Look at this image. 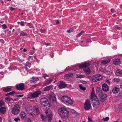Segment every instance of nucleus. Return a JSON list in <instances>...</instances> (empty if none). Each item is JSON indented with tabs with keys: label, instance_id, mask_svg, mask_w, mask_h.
I'll return each mask as SVG.
<instances>
[{
	"label": "nucleus",
	"instance_id": "obj_1",
	"mask_svg": "<svg viewBox=\"0 0 122 122\" xmlns=\"http://www.w3.org/2000/svg\"><path fill=\"white\" fill-rule=\"evenodd\" d=\"M58 113L61 118L66 119L68 117L69 111L66 108L61 107L58 109Z\"/></svg>",
	"mask_w": 122,
	"mask_h": 122
},
{
	"label": "nucleus",
	"instance_id": "obj_2",
	"mask_svg": "<svg viewBox=\"0 0 122 122\" xmlns=\"http://www.w3.org/2000/svg\"><path fill=\"white\" fill-rule=\"evenodd\" d=\"M41 105L42 106L45 107V109H48L50 108V105L48 103V100L46 98H41L40 100Z\"/></svg>",
	"mask_w": 122,
	"mask_h": 122
},
{
	"label": "nucleus",
	"instance_id": "obj_3",
	"mask_svg": "<svg viewBox=\"0 0 122 122\" xmlns=\"http://www.w3.org/2000/svg\"><path fill=\"white\" fill-rule=\"evenodd\" d=\"M89 64L88 63H85L79 65V67L80 68H83L84 71L86 73L90 74L91 72L90 68L88 67L89 66Z\"/></svg>",
	"mask_w": 122,
	"mask_h": 122
},
{
	"label": "nucleus",
	"instance_id": "obj_4",
	"mask_svg": "<svg viewBox=\"0 0 122 122\" xmlns=\"http://www.w3.org/2000/svg\"><path fill=\"white\" fill-rule=\"evenodd\" d=\"M61 99L63 102L68 105H71L73 103L72 100L70 97L67 96H62L61 98Z\"/></svg>",
	"mask_w": 122,
	"mask_h": 122
},
{
	"label": "nucleus",
	"instance_id": "obj_5",
	"mask_svg": "<svg viewBox=\"0 0 122 122\" xmlns=\"http://www.w3.org/2000/svg\"><path fill=\"white\" fill-rule=\"evenodd\" d=\"M93 98V99H91L92 100V104L94 107L97 108L100 106L99 101L97 97Z\"/></svg>",
	"mask_w": 122,
	"mask_h": 122
},
{
	"label": "nucleus",
	"instance_id": "obj_6",
	"mask_svg": "<svg viewBox=\"0 0 122 122\" xmlns=\"http://www.w3.org/2000/svg\"><path fill=\"white\" fill-rule=\"evenodd\" d=\"M20 110V106L18 104H16L12 108L11 112L14 115L18 114Z\"/></svg>",
	"mask_w": 122,
	"mask_h": 122
},
{
	"label": "nucleus",
	"instance_id": "obj_7",
	"mask_svg": "<svg viewBox=\"0 0 122 122\" xmlns=\"http://www.w3.org/2000/svg\"><path fill=\"white\" fill-rule=\"evenodd\" d=\"M91 78L92 81L95 82L102 80L103 77L102 75L98 74L92 76Z\"/></svg>",
	"mask_w": 122,
	"mask_h": 122
},
{
	"label": "nucleus",
	"instance_id": "obj_8",
	"mask_svg": "<svg viewBox=\"0 0 122 122\" xmlns=\"http://www.w3.org/2000/svg\"><path fill=\"white\" fill-rule=\"evenodd\" d=\"M39 111V109L37 106H33L31 108V115L32 116H35Z\"/></svg>",
	"mask_w": 122,
	"mask_h": 122
},
{
	"label": "nucleus",
	"instance_id": "obj_9",
	"mask_svg": "<svg viewBox=\"0 0 122 122\" xmlns=\"http://www.w3.org/2000/svg\"><path fill=\"white\" fill-rule=\"evenodd\" d=\"M41 93V92L40 91H38L35 92L33 93H31L29 95L30 97L31 98H37L39 95Z\"/></svg>",
	"mask_w": 122,
	"mask_h": 122
},
{
	"label": "nucleus",
	"instance_id": "obj_10",
	"mask_svg": "<svg viewBox=\"0 0 122 122\" xmlns=\"http://www.w3.org/2000/svg\"><path fill=\"white\" fill-rule=\"evenodd\" d=\"M91 104L90 100L89 99L86 101L84 103V109L86 110H89L91 106Z\"/></svg>",
	"mask_w": 122,
	"mask_h": 122
},
{
	"label": "nucleus",
	"instance_id": "obj_11",
	"mask_svg": "<svg viewBox=\"0 0 122 122\" xmlns=\"http://www.w3.org/2000/svg\"><path fill=\"white\" fill-rule=\"evenodd\" d=\"M24 84L23 83H20L19 84L16 85V88L17 90H22L24 89Z\"/></svg>",
	"mask_w": 122,
	"mask_h": 122
},
{
	"label": "nucleus",
	"instance_id": "obj_12",
	"mask_svg": "<svg viewBox=\"0 0 122 122\" xmlns=\"http://www.w3.org/2000/svg\"><path fill=\"white\" fill-rule=\"evenodd\" d=\"M102 90L105 92H107L108 90L109 87L108 85L106 83H104L102 85Z\"/></svg>",
	"mask_w": 122,
	"mask_h": 122
},
{
	"label": "nucleus",
	"instance_id": "obj_13",
	"mask_svg": "<svg viewBox=\"0 0 122 122\" xmlns=\"http://www.w3.org/2000/svg\"><path fill=\"white\" fill-rule=\"evenodd\" d=\"M66 85L63 81H61L60 84L59 85V87L60 88H62L65 87Z\"/></svg>",
	"mask_w": 122,
	"mask_h": 122
},
{
	"label": "nucleus",
	"instance_id": "obj_14",
	"mask_svg": "<svg viewBox=\"0 0 122 122\" xmlns=\"http://www.w3.org/2000/svg\"><path fill=\"white\" fill-rule=\"evenodd\" d=\"M49 99L51 102H56V98L54 95H50Z\"/></svg>",
	"mask_w": 122,
	"mask_h": 122
},
{
	"label": "nucleus",
	"instance_id": "obj_15",
	"mask_svg": "<svg viewBox=\"0 0 122 122\" xmlns=\"http://www.w3.org/2000/svg\"><path fill=\"white\" fill-rule=\"evenodd\" d=\"M107 95L105 94H102L100 97V101L102 102H103L106 99Z\"/></svg>",
	"mask_w": 122,
	"mask_h": 122
},
{
	"label": "nucleus",
	"instance_id": "obj_16",
	"mask_svg": "<svg viewBox=\"0 0 122 122\" xmlns=\"http://www.w3.org/2000/svg\"><path fill=\"white\" fill-rule=\"evenodd\" d=\"M20 114L22 119H24L26 118V114L24 112H22Z\"/></svg>",
	"mask_w": 122,
	"mask_h": 122
},
{
	"label": "nucleus",
	"instance_id": "obj_17",
	"mask_svg": "<svg viewBox=\"0 0 122 122\" xmlns=\"http://www.w3.org/2000/svg\"><path fill=\"white\" fill-rule=\"evenodd\" d=\"M6 112V107H2L0 108V112L2 114H4Z\"/></svg>",
	"mask_w": 122,
	"mask_h": 122
},
{
	"label": "nucleus",
	"instance_id": "obj_18",
	"mask_svg": "<svg viewBox=\"0 0 122 122\" xmlns=\"http://www.w3.org/2000/svg\"><path fill=\"white\" fill-rule=\"evenodd\" d=\"M119 91L118 88L116 87H115L112 90V92L114 93H117Z\"/></svg>",
	"mask_w": 122,
	"mask_h": 122
},
{
	"label": "nucleus",
	"instance_id": "obj_19",
	"mask_svg": "<svg viewBox=\"0 0 122 122\" xmlns=\"http://www.w3.org/2000/svg\"><path fill=\"white\" fill-rule=\"evenodd\" d=\"M114 64L115 65H118L120 63V61L119 59H117L113 61Z\"/></svg>",
	"mask_w": 122,
	"mask_h": 122
},
{
	"label": "nucleus",
	"instance_id": "obj_20",
	"mask_svg": "<svg viewBox=\"0 0 122 122\" xmlns=\"http://www.w3.org/2000/svg\"><path fill=\"white\" fill-rule=\"evenodd\" d=\"M115 74L117 76H120L122 74V71L120 69L117 70L116 71Z\"/></svg>",
	"mask_w": 122,
	"mask_h": 122
},
{
	"label": "nucleus",
	"instance_id": "obj_21",
	"mask_svg": "<svg viewBox=\"0 0 122 122\" xmlns=\"http://www.w3.org/2000/svg\"><path fill=\"white\" fill-rule=\"evenodd\" d=\"M39 79L38 78L33 77L32 78V79L31 80V81L32 82L35 83Z\"/></svg>",
	"mask_w": 122,
	"mask_h": 122
},
{
	"label": "nucleus",
	"instance_id": "obj_22",
	"mask_svg": "<svg viewBox=\"0 0 122 122\" xmlns=\"http://www.w3.org/2000/svg\"><path fill=\"white\" fill-rule=\"evenodd\" d=\"M96 97L95 93L94 90L93 89H92L91 95V99H93L94 98V97Z\"/></svg>",
	"mask_w": 122,
	"mask_h": 122
},
{
	"label": "nucleus",
	"instance_id": "obj_23",
	"mask_svg": "<svg viewBox=\"0 0 122 122\" xmlns=\"http://www.w3.org/2000/svg\"><path fill=\"white\" fill-rule=\"evenodd\" d=\"M110 61V60L109 59H108L107 60H105L102 61V64H106L109 63Z\"/></svg>",
	"mask_w": 122,
	"mask_h": 122
},
{
	"label": "nucleus",
	"instance_id": "obj_24",
	"mask_svg": "<svg viewBox=\"0 0 122 122\" xmlns=\"http://www.w3.org/2000/svg\"><path fill=\"white\" fill-rule=\"evenodd\" d=\"M11 89L10 88L7 87L3 89V90L5 92H8L11 91Z\"/></svg>",
	"mask_w": 122,
	"mask_h": 122
},
{
	"label": "nucleus",
	"instance_id": "obj_25",
	"mask_svg": "<svg viewBox=\"0 0 122 122\" xmlns=\"http://www.w3.org/2000/svg\"><path fill=\"white\" fill-rule=\"evenodd\" d=\"M20 36H27V34L26 33H25L23 31H21L20 33Z\"/></svg>",
	"mask_w": 122,
	"mask_h": 122
},
{
	"label": "nucleus",
	"instance_id": "obj_26",
	"mask_svg": "<svg viewBox=\"0 0 122 122\" xmlns=\"http://www.w3.org/2000/svg\"><path fill=\"white\" fill-rule=\"evenodd\" d=\"M52 81L51 79H50L49 80H48L46 81L45 83V84L47 85H48L50 84Z\"/></svg>",
	"mask_w": 122,
	"mask_h": 122
},
{
	"label": "nucleus",
	"instance_id": "obj_27",
	"mask_svg": "<svg viewBox=\"0 0 122 122\" xmlns=\"http://www.w3.org/2000/svg\"><path fill=\"white\" fill-rule=\"evenodd\" d=\"M5 100L8 101H10L11 100H13V99L12 98H11L10 96L6 97L5 98Z\"/></svg>",
	"mask_w": 122,
	"mask_h": 122
},
{
	"label": "nucleus",
	"instance_id": "obj_28",
	"mask_svg": "<svg viewBox=\"0 0 122 122\" xmlns=\"http://www.w3.org/2000/svg\"><path fill=\"white\" fill-rule=\"evenodd\" d=\"M51 88V86H49L47 87H45L43 89L44 91H46L49 90Z\"/></svg>",
	"mask_w": 122,
	"mask_h": 122
},
{
	"label": "nucleus",
	"instance_id": "obj_29",
	"mask_svg": "<svg viewBox=\"0 0 122 122\" xmlns=\"http://www.w3.org/2000/svg\"><path fill=\"white\" fill-rule=\"evenodd\" d=\"M96 91L97 94H101L102 93V90L99 89V88H98L96 90Z\"/></svg>",
	"mask_w": 122,
	"mask_h": 122
},
{
	"label": "nucleus",
	"instance_id": "obj_30",
	"mask_svg": "<svg viewBox=\"0 0 122 122\" xmlns=\"http://www.w3.org/2000/svg\"><path fill=\"white\" fill-rule=\"evenodd\" d=\"M47 116L48 118H49V120L50 121H51L52 119V115L51 114H50L49 115H47Z\"/></svg>",
	"mask_w": 122,
	"mask_h": 122
},
{
	"label": "nucleus",
	"instance_id": "obj_31",
	"mask_svg": "<svg viewBox=\"0 0 122 122\" xmlns=\"http://www.w3.org/2000/svg\"><path fill=\"white\" fill-rule=\"evenodd\" d=\"M15 92L13 91L11 92H9V93H7V94H6L5 95L6 96H7L8 95H12L14 93H15Z\"/></svg>",
	"mask_w": 122,
	"mask_h": 122
},
{
	"label": "nucleus",
	"instance_id": "obj_32",
	"mask_svg": "<svg viewBox=\"0 0 122 122\" xmlns=\"http://www.w3.org/2000/svg\"><path fill=\"white\" fill-rule=\"evenodd\" d=\"M100 71L104 73H106L108 72V71L106 70L105 69H101L100 70Z\"/></svg>",
	"mask_w": 122,
	"mask_h": 122
},
{
	"label": "nucleus",
	"instance_id": "obj_33",
	"mask_svg": "<svg viewBox=\"0 0 122 122\" xmlns=\"http://www.w3.org/2000/svg\"><path fill=\"white\" fill-rule=\"evenodd\" d=\"M35 50V49L34 47L32 48L31 50L30 51V52L31 53V54L32 55L33 54V53H34Z\"/></svg>",
	"mask_w": 122,
	"mask_h": 122
},
{
	"label": "nucleus",
	"instance_id": "obj_34",
	"mask_svg": "<svg viewBox=\"0 0 122 122\" xmlns=\"http://www.w3.org/2000/svg\"><path fill=\"white\" fill-rule=\"evenodd\" d=\"M79 87L83 91H84L86 89V88L85 87L82 86L81 85H80Z\"/></svg>",
	"mask_w": 122,
	"mask_h": 122
},
{
	"label": "nucleus",
	"instance_id": "obj_35",
	"mask_svg": "<svg viewBox=\"0 0 122 122\" xmlns=\"http://www.w3.org/2000/svg\"><path fill=\"white\" fill-rule=\"evenodd\" d=\"M84 76L82 75H77L76 76L77 78H82Z\"/></svg>",
	"mask_w": 122,
	"mask_h": 122
},
{
	"label": "nucleus",
	"instance_id": "obj_36",
	"mask_svg": "<svg viewBox=\"0 0 122 122\" xmlns=\"http://www.w3.org/2000/svg\"><path fill=\"white\" fill-rule=\"evenodd\" d=\"M27 25L29 26V27L30 28H33L34 29V28L33 25L30 23H28L27 24Z\"/></svg>",
	"mask_w": 122,
	"mask_h": 122
},
{
	"label": "nucleus",
	"instance_id": "obj_37",
	"mask_svg": "<svg viewBox=\"0 0 122 122\" xmlns=\"http://www.w3.org/2000/svg\"><path fill=\"white\" fill-rule=\"evenodd\" d=\"M40 32L42 33H45L46 31V30L44 29L41 28L40 29Z\"/></svg>",
	"mask_w": 122,
	"mask_h": 122
},
{
	"label": "nucleus",
	"instance_id": "obj_38",
	"mask_svg": "<svg viewBox=\"0 0 122 122\" xmlns=\"http://www.w3.org/2000/svg\"><path fill=\"white\" fill-rule=\"evenodd\" d=\"M120 80L118 79L117 78H115L114 79V81L115 82H117V83H118L119 82Z\"/></svg>",
	"mask_w": 122,
	"mask_h": 122
},
{
	"label": "nucleus",
	"instance_id": "obj_39",
	"mask_svg": "<svg viewBox=\"0 0 122 122\" xmlns=\"http://www.w3.org/2000/svg\"><path fill=\"white\" fill-rule=\"evenodd\" d=\"M41 118L43 120H44L46 118V117H45L42 114H41Z\"/></svg>",
	"mask_w": 122,
	"mask_h": 122
},
{
	"label": "nucleus",
	"instance_id": "obj_40",
	"mask_svg": "<svg viewBox=\"0 0 122 122\" xmlns=\"http://www.w3.org/2000/svg\"><path fill=\"white\" fill-rule=\"evenodd\" d=\"M109 119V117H106V118H103V120L104 121H107Z\"/></svg>",
	"mask_w": 122,
	"mask_h": 122
},
{
	"label": "nucleus",
	"instance_id": "obj_41",
	"mask_svg": "<svg viewBox=\"0 0 122 122\" xmlns=\"http://www.w3.org/2000/svg\"><path fill=\"white\" fill-rule=\"evenodd\" d=\"M2 27L4 29H5L7 28V27L5 24H3L2 25Z\"/></svg>",
	"mask_w": 122,
	"mask_h": 122
},
{
	"label": "nucleus",
	"instance_id": "obj_42",
	"mask_svg": "<svg viewBox=\"0 0 122 122\" xmlns=\"http://www.w3.org/2000/svg\"><path fill=\"white\" fill-rule=\"evenodd\" d=\"M73 30L71 28H70L69 29V30H67V32H68V33H70L71 32H73Z\"/></svg>",
	"mask_w": 122,
	"mask_h": 122
},
{
	"label": "nucleus",
	"instance_id": "obj_43",
	"mask_svg": "<svg viewBox=\"0 0 122 122\" xmlns=\"http://www.w3.org/2000/svg\"><path fill=\"white\" fill-rule=\"evenodd\" d=\"M4 104V102L3 101H0V107H1Z\"/></svg>",
	"mask_w": 122,
	"mask_h": 122
},
{
	"label": "nucleus",
	"instance_id": "obj_44",
	"mask_svg": "<svg viewBox=\"0 0 122 122\" xmlns=\"http://www.w3.org/2000/svg\"><path fill=\"white\" fill-rule=\"evenodd\" d=\"M26 109L27 112L28 113H30V114H31V109H30V110H29L28 109V108H26Z\"/></svg>",
	"mask_w": 122,
	"mask_h": 122
},
{
	"label": "nucleus",
	"instance_id": "obj_45",
	"mask_svg": "<svg viewBox=\"0 0 122 122\" xmlns=\"http://www.w3.org/2000/svg\"><path fill=\"white\" fill-rule=\"evenodd\" d=\"M20 119L19 117H17V118H16L15 119H14V120L16 122H17L18 121V120H20Z\"/></svg>",
	"mask_w": 122,
	"mask_h": 122
},
{
	"label": "nucleus",
	"instance_id": "obj_46",
	"mask_svg": "<svg viewBox=\"0 0 122 122\" xmlns=\"http://www.w3.org/2000/svg\"><path fill=\"white\" fill-rule=\"evenodd\" d=\"M111 12L112 13H114L115 12H116L115 10L114 9H112L110 10Z\"/></svg>",
	"mask_w": 122,
	"mask_h": 122
},
{
	"label": "nucleus",
	"instance_id": "obj_47",
	"mask_svg": "<svg viewBox=\"0 0 122 122\" xmlns=\"http://www.w3.org/2000/svg\"><path fill=\"white\" fill-rule=\"evenodd\" d=\"M23 96V95H17V97L18 98H20L22 97Z\"/></svg>",
	"mask_w": 122,
	"mask_h": 122
},
{
	"label": "nucleus",
	"instance_id": "obj_48",
	"mask_svg": "<svg viewBox=\"0 0 122 122\" xmlns=\"http://www.w3.org/2000/svg\"><path fill=\"white\" fill-rule=\"evenodd\" d=\"M106 82H107V83H108V84L110 85L111 84V82L109 80H107L106 81Z\"/></svg>",
	"mask_w": 122,
	"mask_h": 122
},
{
	"label": "nucleus",
	"instance_id": "obj_49",
	"mask_svg": "<svg viewBox=\"0 0 122 122\" xmlns=\"http://www.w3.org/2000/svg\"><path fill=\"white\" fill-rule=\"evenodd\" d=\"M20 25L22 26H24V22H22L20 23Z\"/></svg>",
	"mask_w": 122,
	"mask_h": 122
},
{
	"label": "nucleus",
	"instance_id": "obj_50",
	"mask_svg": "<svg viewBox=\"0 0 122 122\" xmlns=\"http://www.w3.org/2000/svg\"><path fill=\"white\" fill-rule=\"evenodd\" d=\"M84 33V31H81L79 33L81 35H83Z\"/></svg>",
	"mask_w": 122,
	"mask_h": 122
},
{
	"label": "nucleus",
	"instance_id": "obj_51",
	"mask_svg": "<svg viewBox=\"0 0 122 122\" xmlns=\"http://www.w3.org/2000/svg\"><path fill=\"white\" fill-rule=\"evenodd\" d=\"M69 77H72L73 76V74L72 73H71L70 74H69Z\"/></svg>",
	"mask_w": 122,
	"mask_h": 122
},
{
	"label": "nucleus",
	"instance_id": "obj_52",
	"mask_svg": "<svg viewBox=\"0 0 122 122\" xmlns=\"http://www.w3.org/2000/svg\"><path fill=\"white\" fill-rule=\"evenodd\" d=\"M119 95L121 97H122V92H121L119 94Z\"/></svg>",
	"mask_w": 122,
	"mask_h": 122
},
{
	"label": "nucleus",
	"instance_id": "obj_53",
	"mask_svg": "<svg viewBox=\"0 0 122 122\" xmlns=\"http://www.w3.org/2000/svg\"><path fill=\"white\" fill-rule=\"evenodd\" d=\"M43 76L44 78H45L46 77H47L48 75L46 74H44Z\"/></svg>",
	"mask_w": 122,
	"mask_h": 122
},
{
	"label": "nucleus",
	"instance_id": "obj_54",
	"mask_svg": "<svg viewBox=\"0 0 122 122\" xmlns=\"http://www.w3.org/2000/svg\"><path fill=\"white\" fill-rule=\"evenodd\" d=\"M10 10L11 11H13L15 9L14 8H13L12 7H11L10 8Z\"/></svg>",
	"mask_w": 122,
	"mask_h": 122
},
{
	"label": "nucleus",
	"instance_id": "obj_55",
	"mask_svg": "<svg viewBox=\"0 0 122 122\" xmlns=\"http://www.w3.org/2000/svg\"><path fill=\"white\" fill-rule=\"evenodd\" d=\"M27 122H31V120L30 118H28L27 120Z\"/></svg>",
	"mask_w": 122,
	"mask_h": 122
},
{
	"label": "nucleus",
	"instance_id": "obj_56",
	"mask_svg": "<svg viewBox=\"0 0 122 122\" xmlns=\"http://www.w3.org/2000/svg\"><path fill=\"white\" fill-rule=\"evenodd\" d=\"M88 121L89 122H92V119L91 118L88 117Z\"/></svg>",
	"mask_w": 122,
	"mask_h": 122
},
{
	"label": "nucleus",
	"instance_id": "obj_57",
	"mask_svg": "<svg viewBox=\"0 0 122 122\" xmlns=\"http://www.w3.org/2000/svg\"><path fill=\"white\" fill-rule=\"evenodd\" d=\"M82 82L84 84H86L87 83V82L86 81H82Z\"/></svg>",
	"mask_w": 122,
	"mask_h": 122
},
{
	"label": "nucleus",
	"instance_id": "obj_58",
	"mask_svg": "<svg viewBox=\"0 0 122 122\" xmlns=\"http://www.w3.org/2000/svg\"><path fill=\"white\" fill-rule=\"evenodd\" d=\"M115 29L116 30H119V27H115Z\"/></svg>",
	"mask_w": 122,
	"mask_h": 122
},
{
	"label": "nucleus",
	"instance_id": "obj_59",
	"mask_svg": "<svg viewBox=\"0 0 122 122\" xmlns=\"http://www.w3.org/2000/svg\"><path fill=\"white\" fill-rule=\"evenodd\" d=\"M81 36V35L79 33L77 34L76 36L77 37H79V36Z\"/></svg>",
	"mask_w": 122,
	"mask_h": 122
},
{
	"label": "nucleus",
	"instance_id": "obj_60",
	"mask_svg": "<svg viewBox=\"0 0 122 122\" xmlns=\"http://www.w3.org/2000/svg\"><path fill=\"white\" fill-rule=\"evenodd\" d=\"M32 57V56H30L29 57H28V60H30V59Z\"/></svg>",
	"mask_w": 122,
	"mask_h": 122
},
{
	"label": "nucleus",
	"instance_id": "obj_61",
	"mask_svg": "<svg viewBox=\"0 0 122 122\" xmlns=\"http://www.w3.org/2000/svg\"><path fill=\"white\" fill-rule=\"evenodd\" d=\"M47 110L46 111H45V113L46 114H47L48 113V112L47 111V110H48L47 109V110Z\"/></svg>",
	"mask_w": 122,
	"mask_h": 122
},
{
	"label": "nucleus",
	"instance_id": "obj_62",
	"mask_svg": "<svg viewBox=\"0 0 122 122\" xmlns=\"http://www.w3.org/2000/svg\"><path fill=\"white\" fill-rule=\"evenodd\" d=\"M23 51L24 52H25L27 51V50L25 49L24 48L23 50Z\"/></svg>",
	"mask_w": 122,
	"mask_h": 122
},
{
	"label": "nucleus",
	"instance_id": "obj_63",
	"mask_svg": "<svg viewBox=\"0 0 122 122\" xmlns=\"http://www.w3.org/2000/svg\"><path fill=\"white\" fill-rule=\"evenodd\" d=\"M69 74H67L66 75H65V76H66V77H69Z\"/></svg>",
	"mask_w": 122,
	"mask_h": 122
},
{
	"label": "nucleus",
	"instance_id": "obj_64",
	"mask_svg": "<svg viewBox=\"0 0 122 122\" xmlns=\"http://www.w3.org/2000/svg\"><path fill=\"white\" fill-rule=\"evenodd\" d=\"M120 86V88H121L122 89V83H121Z\"/></svg>",
	"mask_w": 122,
	"mask_h": 122
}]
</instances>
